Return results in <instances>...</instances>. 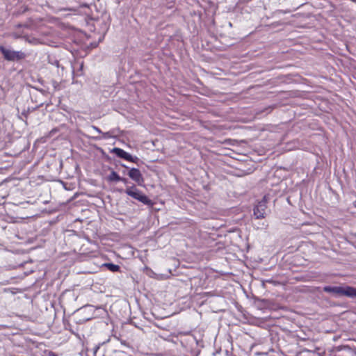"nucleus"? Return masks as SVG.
Masks as SVG:
<instances>
[{"label":"nucleus","mask_w":356,"mask_h":356,"mask_svg":"<svg viewBox=\"0 0 356 356\" xmlns=\"http://www.w3.org/2000/svg\"><path fill=\"white\" fill-rule=\"evenodd\" d=\"M324 292L332 293L335 296H347L356 298V288L350 286H325L323 289Z\"/></svg>","instance_id":"f257e3e1"},{"label":"nucleus","mask_w":356,"mask_h":356,"mask_svg":"<svg viewBox=\"0 0 356 356\" xmlns=\"http://www.w3.org/2000/svg\"><path fill=\"white\" fill-rule=\"evenodd\" d=\"M125 193L129 196L132 197L133 198L138 200L145 205L152 207L154 204L152 200H150L147 196L144 195L140 190H138L135 185L128 186L125 190Z\"/></svg>","instance_id":"f03ea898"},{"label":"nucleus","mask_w":356,"mask_h":356,"mask_svg":"<svg viewBox=\"0 0 356 356\" xmlns=\"http://www.w3.org/2000/svg\"><path fill=\"white\" fill-rule=\"evenodd\" d=\"M0 51L2 54L3 58L8 61H18L23 60L26 58V54L21 51H14L5 47L0 46Z\"/></svg>","instance_id":"7ed1b4c3"},{"label":"nucleus","mask_w":356,"mask_h":356,"mask_svg":"<svg viewBox=\"0 0 356 356\" xmlns=\"http://www.w3.org/2000/svg\"><path fill=\"white\" fill-rule=\"evenodd\" d=\"M268 197L267 195L264 196L262 200L259 201L254 208V216L257 219L264 218L267 214V203Z\"/></svg>","instance_id":"20e7f679"},{"label":"nucleus","mask_w":356,"mask_h":356,"mask_svg":"<svg viewBox=\"0 0 356 356\" xmlns=\"http://www.w3.org/2000/svg\"><path fill=\"white\" fill-rule=\"evenodd\" d=\"M111 152L115 154L119 158L131 161L132 163H137L140 161L137 156H133L130 154L119 147H114L111 151Z\"/></svg>","instance_id":"39448f33"},{"label":"nucleus","mask_w":356,"mask_h":356,"mask_svg":"<svg viewBox=\"0 0 356 356\" xmlns=\"http://www.w3.org/2000/svg\"><path fill=\"white\" fill-rule=\"evenodd\" d=\"M129 177L138 185L142 186L144 184V178L138 168H131L128 172Z\"/></svg>","instance_id":"423d86ee"},{"label":"nucleus","mask_w":356,"mask_h":356,"mask_svg":"<svg viewBox=\"0 0 356 356\" xmlns=\"http://www.w3.org/2000/svg\"><path fill=\"white\" fill-rule=\"evenodd\" d=\"M108 181L113 182V181H120V177L118 175L117 172L112 170L110 175L106 177Z\"/></svg>","instance_id":"0eeeda50"},{"label":"nucleus","mask_w":356,"mask_h":356,"mask_svg":"<svg viewBox=\"0 0 356 356\" xmlns=\"http://www.w3.org/2000/svg\"><path fill=\"white\" fill-rule=\"evenodd\" d=\"M107 269L111 270V272H118L120 270V267L118 265L112 264V263H106L103 265Z\"/></svg>","instance_id":"6e6552de"},{"label":"nucleus","mask_w":356,"mask_h":356,"mask_svg":"<svg viewBox=\"0 0 356 356\" xmlns=\"http://www.w3.org/2000/svg\"><path fill=\"white\" fill-rule=\"evenodd\" d=\"M52 85L54 88V90H60V83H58L56 81H52Z\"/></svg>","instance_id":"1a4fd4ad"},{"label":"nucleus","mask_w":356,"mask_h":356,"mask_svg":"<svg viewBox=\"0 0 356 356\" xmlns=\"http://www.w3.org/2000/svg\"><path fill=\"white\" fill-rule=\"evenodd\" d=\"M17 27H19V28H21V27H29V25L26 24H18L17 26Z\"/></svg>","instance_id":"9d476101"},{"label":"nucleus","mask_w":356,"mask_h":356,"mask_svg":"<svg viewBox=\"0 0 356 356\" xmlns=\"http://www.w3.org/2000/svg\"><path fill=\"white\" fill-rule=\"evenodd\" d=\"M120 181H122L123 183H124L125 184L128 183V179H126V178H123V177H120Z\"/></svg>","instance_id":"9b49d317"},{"label":"nucleus","mask_w":356,"mask_h":356,"mask_svg":"<svg viewBox=\"0 0 356 356\" xmlns=\"http://www.w3.org/2000/svg\"><path fill=\"white\" fill-rule=\"evenodd\" d=\"M93 128L95 129V130H96L98 133L99 134H102V131L97 127H93Z\"/></svg>","instance_id":"f8f14e48"},{"label":"nucleus","mask_w":356,"mask_h":356,"mask_svg":"<svg viewBox=\"0 0 356 356\" xmlns=\"http://www.w3.org/2000/svg\"><path fill=\"white\" fill-rule=\"evenodd\" d=\"M55 65H56V66H57V67H58V66H59V65H58V60H56V61L55 62Z\"/></svg>","instance_id":"ddd939ff"},{"label":"nucleus","mask_w":356,"mask_h":356,"mask_svg":"<svg viewBox=\"0 0 356 356\" xmlns=\"http://www.w3.org/2000/svg\"><path fill=\"white\" fill-rule=\"evenodd\" d=\"M104 134L107 136L108 135V132L104 133Z\"/></svg>","instance_id":"4468645a"},{"label":"nucleus","mask_w":356,"mask_h":356,"mask_svg":"<svg viewBox=\"0 0 356 356\" xmlns=\"http://www.w3.org/2000/svg\"><path fill=\"white\" fill-rule=\"evenodd\" d=\"M122 167H124V168H127L126 165H122Z\"/></svg>","instance_id":"2eb2a0df"},{"label":"nucleus","mask_w":356,"mask_h":356,"mask_svg":"<svg viewBox=\"0 0 356 356\" xmlns=\"http://www.w3.org/2000/svg\"><path fill=\"white\" fill-rule=\"evenodd\" d=\"M351 1L356 3V0H351Z\"/></svg>","instance_id":"dca6fc26"}]
</instances>
